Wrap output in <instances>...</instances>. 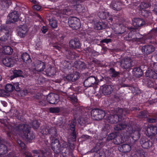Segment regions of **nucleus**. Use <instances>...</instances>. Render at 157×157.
I'll use <instances>...</instances> for the list:
<instances>
[{"instance_id":"nucleus-8","label":"nucleus","mask_w":157,"mask_h":157,"mask_svg":"<svg viewBox=\"0 0 157 157\" xmlns=\"http://www.w3.org/2000/svg\"><path fill=\"white\" fill-rule=\"evenodd\" d=\"M98 15L100 19H105L109 23L115 24L117 22V21L115 22L114 20L117 17H114L113 15H110L109 12L99 11L98 13Z\"/></svg>"},{"instance_id":"nucleus-36","label":"nucleus","mask_w":157,"mask_h":157,"mask_svg":"<svg viewBox=\"0 0 157 157\" xmlns=\"http://www.w3.org/2000/svg\"><path fill=\"white\" fill-rule=\"evenodd\" d=\"M66 56L69 59L74 60L77 57L76 54L73 50H67L66 51Z\"/></svg>"},{"instance_id":"nucleus-48","label":"nucleus","mask_w":157,"mask_h":157,"mask_svg":"<svg viewBox=\"0 0 157 157\" xmlns=\"http://www.w3.org/2000/svg\"><path fill=\"white\" fill-rule=\"evenodd\" d=\"M157 36V29L151 30L150 32V34L147 36L148 39H154V37Z\"/></svg>"},{"instance_id":"nucleus-43","label":"nucleus","mask_w":157,"mask_h":157,"mask_svg":"<svg viewBox=\"0 0 157 157\" xmlns=\"http://www.w3.org/2000/svg\"><path fill=\"white\" fill-rule=\"evenodd\" d=\"M124 141L122 139L121 136H116L115 139L113 140V143L116 145H119L122 144Z\"/></svg>"},{"instance_id":"nucleus-51","label":"nucleus","mask_w":157,"mask_h":157,"mask_svg":"<svg viewBox=\"0 0 157 157\" xmlns=\"http://www.w3.org/2000/svg\"><path fill=\"white\" fill-rule=\"evenodd\" d=\"M29 93V91L26 89H24L22 90H20L17 92L19 96L24 97L27 95Z\"/></svg>"},{"instance_id":"nucleus-22","label":"nucleus","mask_w":157,"mask_h":157,"mask_svg":"<svg viewBox=\"0 0 157 157\" xmlns=\"http://www.w3.org/2000/svg\"><path fill=\"white\" fill-rule=\"evenodd\" d=\"M28 31V29L26 25H21L19 26L17 30V33L18 36L22 38L27 35Z\"/></svg>"},{"instance_id":"nucleus-3","label":"nucleus","mask_w":157,"mask_h":157,"mask_svg":"<svg viewBox=\"0 0 157 157\" xmlns=\"http://www.w3.org/2000/svg\"><path fill=\"white\" fill-rule=\"evenodd\" d=\"M31 127L28 124H22L17 126L14 125L10 132L17 131L23 134L24 138L28 140H32L35 138V135L33 131L31 130Z\"/></svg>"},{"instance_id":"nucleus-50","label":"nucleus","mask_w":157,"mask_h":157,"mask_svg":"<svg viewBox=\"0 0 157 157\" xmlns=\"http://www.w3.org/2000/svg\"><path fill=\"white\" fill-rule=\"evenodd\" d=\"M147 87L150 88H155V81L150 79H147Z\"/></svg>"},{"instance_id":"nucleus-45","label":"nucleus","mask_w":157,"mask_h":157,"mask_svg":"<svg viewBox=\"0 0 157 157\" xmlns=\"http://www.w3.org/2000/svg\"><path fill=\"white\" fill-rule=\"evenodd\" d=\"M127 127V125L124 123H120L115 125L114 129L116 131L121 130L124 129Z\"/></svg>"},{"instance_id":"nucleus-11","label":"nucleus","mask_w":157,"mask_h":157,"mask_svg":"<svg viewBox=\"0 0 157 157\" xmlns=\"http://www.w3.org/2000/svg\"><path fill=\"white\" fill-rule=\"evenodd\" d=\"M40 132L44 135L49 134L51 135L52 138L51 139L52 140L53 138L57 136V134L56 129L53 127L49 128L48 127L44 126L41 128Z\"/></svg>"},{"instance_id":"nucleus-28","label":"nucleus","mask_w":157,"mask_h":157,"mask_svg":"<svg viewBox=\"0 0 157 157\" xmlns=\"http://www.w3.org/2000/svg\"><path fill=\"white\" fill-rule=\"evenodd\" d=\"M33 76L36 80V83L37 84L42 85L45 83L46 81V78L38 73H36Z\"/></svg>"},{"instance_id":"nucleus-14","label":"nucleus","mask_w":157,"mask_h":157,"mask_svg":"<svg viewBox=\"0 0 157 157\" xmlns=\"http://www.w3.org/2000/svg\"><path fill=\"white\" fill-rule=\"evenodd\" d=\"M75 124L76 123L75 122L72 121L71 122L70 126V129L72 131V132L71 133V135L69 136L68 139V141L70 144L71 142H74L76 140V135L75 128Z\"/></svg>"},{"instance_id":"nucleus-17","label":"nucleus","mask_w":157,"mask_h":157,"mask_svg":"<svg viewBox=\"0 0 157 157\" xmlns=\"http://www.w3.org/2000/svg\"><path fill=\"white\" fill-rule=\"evenodd\" d=\"M140 48L143 53L147 55L155 51V47L151 45H145Z\"/></svg>"},{"instance_id":"nucleus-52","label":"nucleus","mask_w":157,"mask_h":157,"mask_svg":"<svg viewBox=\"0 0 157 157\" xmlns=\"http://www.w3.org/2000/svg\"><path fill=\"white\" fill-rule=\"evenodd\" d=\"M6 91L8 93L9 92H11L14 90V87L13 85L11 84H8L6 85L5 87Z\"/></svg>"},{"instance_id":"nucleus-38","label":"nucleus","mask_w":157,"mask_h":157,"mask_svg":"<svg viewBox=\"0 0 157 157\" xmlns=\"http://www.w3.org/2000/svg\"><path fill=\"white\" fill-rule=\"evenodd\" d=\"M21 58L23 62L25 63H29L32 61V59L29 55L26 52H24L21 54Z\"/></svg>"},{"instance_id":"nucleus-59","label":"nucleus","mask_w":157,"mask_h":157,"mask_svg":"<svg viewBox=\"0 0 157 157\" xmlns=\"http://www.w3.org/2000/svg\"><path fill=\"white\" fill-rule=\"evenodd\" d=\"M152 2L154 7L153 11L154 13L157 15V0H152Z\"/></svg>"},{"instance_id":"nucleus-18","label":"nucleus","mask_w":157,"mask_h":157,"mask_svg":"<svg viewBox=\"0 0 157 157\" xmlns=\"http://www.w3.org/2000/svg\"><path fill=\"white\" fill-rule=\"evenodd\" d=\"M34 69L36 70L37 72H40L43 71L45 68V63L40 60H38L34 62Z\"/></svg>"},{"instance_id":"nucleus-44","label":"nucleus","mask_w":157,"mask_h":157,"mask_svg":"<svg viewBox=\"0 0 157 157\" xmlns=\"http://www.w3.org/2000/svg\"><path fill=\"white\" fill-rule=\"evenodd\" d=\"M3 52L6 55H11L13 53V49L9 46H6L3 47Z\"/></svg>"},{"instance_id":"nucleus-32","label":"nucleus","mask_w":157,"mask_h":157,"mask_svg":"<svg viewBox=\"0 0 157 157\" xmlns=\"http://www.w3.org/2000/svg\"><path fill=\"white\" fill-rule=\"evenodd\" d=\"M131 146L129 144H124L120 145L118 147V150L122 152H128L131 149Z\"/></svg>"},{"instance_id":"nucleus-37","label":"nucleus","mask_w":157,"mask_h":157,"mask_svg":"<svg viewBox=\"0 0 157 157\" xmlns=\"http://www.w3.org/2000/svg\"><path fill=\"white\" fill-rule=\"evenodd\" d=\"M107 25L104 22L99 21L96 22L94 25V28L98 30H101L106 28Z\"/></svg>"},{"instance_id":"nucleus-27","label":"nucleus","mask_w":157,"mask_h":157,"mask_svg":"<svg viewBox=\"0 0 157 157\" xmlns=\"http://www.w3.org/2000/svg\"><path fill=\"white\" fill-rule=\"evenodd\" d=\"M114 89V87L112 85H104L102 89V92L105 95L110 94Z\"/></svg>"},{"instance_id":"nucleus-10","label":"nucleus","mask_w":157,"mask_h":157,"mask_svg":"<svg viewBox=\"0 0 157 157\" xmlns=\"http://www.w3.org/2000/svg\"><path fill=\"white\" fill-rule=\"evenodd\" d=\"M68 22L70 27L73 29L77 30L81 26L80 19L75 17H70L68 19Z\"/></svg>"},{"instance_id":"nucleus-54","label":"nucleus","mask_w":157,"mask_h":157,"mask_svg":"<svg viewBox=\"0 0 157 157\" xmlns=\"http://www.w3.org/2000/svg\"><path fill=\"white\" fill-rule=\"evenodd\" d=\"M140 6L141 8H140V10L142 8L145 9L147 8L150 6H151L150 3L149 2H142L141 4L140 5Z\"/></svg>"},{"instance_id":"nucleus-56","label":"nucleus","mask_w":157,"mask_h":157,"mask_svg":"<svg viewBox=\"0 0 157 157\" xmlns=\"http://www.w3.org/2000/svg\"><path fill=\"white\" fill-rule=\"evenodd\" d=\"M31 125L34 129H37L39 126L40 124L37 120H34L32 122Z\"/></svg>"},{"instance_id":"nucleus-13","label":"nucleus","mask_w":157,"mask_h":157,"mask_svg":"<svg viewBox=\"0 0 157 157\" xmlns=\"http://www.w3.org/2000/svg\"><path fill=\"white\" fill-rule=\"evenodd\" d=\"M97 78L94 76H90L84 81L83 85L85 87H89L94 86L98 84Z\"/></svg>"},{"instance_id":"nucleus-5","label":"nucleus","mask_w":157,"mask_h":157,"mask_svg":"<svg viewBox=\"0 0 157 157\" xmlns=\"http://www.w3.org/2000/svg\"><path fill=\"white\" fill-rule=\"evenodd\" d=\"M127 110L122 108L118 109L117 114L109 115L107 118L108 121L111 123H115L121 121L124 118L123 116L127 113Z\"/></svg>"},{"instance_id":"nucleus-21","label":"nucleus","mask_w":157,"mask_h":157,"mask_svg":"<svg viewBox=\"0 0 157 157\" xmlns=\"http://www.w3.org/2000/svg\"><path fill=\"white\" fill-rule=\"evenodd\" d=\"M92 153H94V157H105V154L102 150H99L98 145L96 146L90 151Z\"/></svg>"},{"instance_id":"nucleus-24","label":"nucleus","mask_w":157,"mask_h":157,"mask_svg":"<svg viewBox=\"0 0 157 157\" xmlns=\"http://www.w3.org/2000/svg\"><path fill=\"white\" fill-rule=\"evenodd\" d=\"M139 13L147 21L152 18L151 13L150 10L142 8L140 10Z\"/></svg>"},{"instance_id":"nucleus-25","label":"nucleus","mask_w":157,"mask_h":157,"mask_svg":"<svg viewBox=\"0 0 157 157\" xmlns=\"http://www.w3.org/2000/svg\"><path fill=\"white\" fill-rule=\"evenodd\" d=\"M70 47L74 49L80 48L81 44L78 38H75L71 40L69 42Z\"/></svg>"},{"instance_id":"nucleus-46","label":"nucleus","mask_w":157,"mask_h":157,"mask_svg":"<svg viewBox=\"0 0 157 157\" xmlns=\"http://www.w3.org/2000/svg\"><path fill=\"white\" fill-rule=\"evenodd\" d=\"M7 147L4 144H0V155H3L7 153Z\"/></svg>"},{"instance_id":"nucleus-58","label":"nucleus","mask_w":157,"mask_h":157,"mask_svg":"<svg viewBox=\"0 0 157 157\" xmlns=\"http://www.w3.org/2000/svg\"><path fill=\"white\" fill-rule=\"evenodd\" d=\"M117 136L116 133H111L109 134L107 137V139L108 140H110L114 139Z\"/></svg>"},{"instance_id":"nucleus-42","label":"nucleus","mask_w":157,"mask_h":157,"mask_svg":"<svg viewBox=\"0 0 157 157\" xmlns=\"http://www.w3.org/2000/svg\"><path fill=\"white\" fill-rule=\"evenodd\" d=\"M1 3L2 8L6 9L11 4L12 2L11 0H2L1 1Z\"/></svg>"},{"instance_id":"nucleus-4","label":"nucleus","mask_w":157,"mask_h":157,"mask_svg":"<svg viewBox=\"0 0 157 157\" xmlns=\"http://www.w3.org/2000/svg\"><path fill=\"white\" fill-rule=\"evenodd\" d=\"M132 121H129L128 125L127 132L129 134L131 135V136L135 141H137L140 137V131L141 129L140 128H136V125L133 124Z\"/></svg>"},{"instance_id":"nucleus-29","label":"nucleus","mask_w":157,"mask_h":157,"mask_svg":"<svg viewBox=\"0 0 157 157\" xmlns=\"http://www.w3.org/2000/svg\"><path fill=\"white\" fill-rule=\"evenodd\" d=\"M61 152L64 156H66L70 151V147L69 145L66 142H64L62 144L61 147Z\"/></svg>"},{"instance_id":"nucleus-26","label":"nucleus","mask_w":157,"mask_h":157,"mask_svg":"<svg viewBox=\"0 0 157 157\" xmlns=\"http://www.w3.org/2000/svg\"><path fill=\"white\" fill-rule=\"evenodd\" d=\"M132 60L131 58L128 57L125 58L123 61H122L121 65L124 69H127L132 67Z\"/></svg>"},{"instance_id":"nucleus-6","label":"nucleus","mask_w":157,"mask_h":157,"mask_svg":"<svg viewBox=\"0 0 157 157\" xmlns=\"http://www.w3.org/2000/svg\"><path fill=\"white\" fill-rule=\"evenodd\" d=\"M10 27L9 25H2L0 29V40L5 41L9 36Z\"/></svg>"},{"instance_id":"nucleus-33","label":"nucleus","mask_w":157,"mask_h":157,"mask_svg":"<svg viewBox=\"0 0 157 157\" xmlns=\"http://www.w3.org/2000/svg\"><path fill=\"white\" fill-rule=\"evenodd\" d=\"M132 74L137 78L140 77L143 75V72L141 68L139 67H135L133 69Z\"/></svg>"},{"instance_id":"nucleus-15","label":"nucleus","mask_w":157,"mask_h":157,"mask_svg":"<svg viewBox=\"0 0 157 157\" xmlns=\"http://www.w3.org/2000/svg\"><path fill=\"white\" fill-rule=\"evenodd\" d=\"M8 17L7 24L14 23L19 20V13L17 11L14 10L8 14Z\"/></svg>"},{"instance_id":"nucleus-53","label":"nucleus","mask_w":157,"mask_h":157,"mask_svg":"<svg viewBox=\"0 0 157 157\" xmlns=\"http://www.w3.org/2000/svg\"><path fill=\"white\" fill-rule=\"evenodd\" d=\"M60 109L59 107H52L49 108V110L50 113H58L60 111Z\"/></svg>"},{"instance_id":"nucleus-57","label":"nucleus","mask_w":157,"mask_h":157,"mask_svg":"<svg viewBox=\"0 0 157 157\" xmlns=\"http://www.w3.org/2000/svg\"><path fill=\"white\" fill-rule=\"evenodd\" d=\"M139 118H147V113L145 111H141L140 112L137 116Z\"/></svg>"},{"instance_id":"nucleus-34","label":"nucleus","mask_w":157,"mask_h":157,"mask_svg":"<svg viewBox=\"0 0 157 157\" xmlns=\"http://www.w3.org/2000/svg\"><path fill=\"white\" fill-rule=\"evenodd\" d=\"M2 63L6 66L11 67L13 66V59L10 58L6 57L2 60Z\"/></svg>"},{"instance_id":"nucleus-12","label":"nucleus","mask_w":157,"mask_h":157,"mask_svg":"<svg viewBox=\"0 0 157 157\" xmlns=\"http://www.w3.org/2000/svg\"><path fill=\"white\" fill-rule=\"evenodd\" d=\"M156 64V63L153 62L151 63L150 68H148L145 72V75L146 77L154 79L157 78V73L152 69L154 68Z\"/></svg>"},{"instance_id":"nucleus-39","label":"nucleus","mask_w":157,"mask_h":157,"mask_svg":"<svg viewBox=\"0 0 157 157\" xmlns=\"http://www.w3.org/2000/svg\"><path fill=\"white\" fill-rule=\"evenodd\" d=\"M132 157H145L146 154L142 150H137L132 153Z\"/></svg>"},{"instance_id":"nucleus-40","label":"nucleus","mask_w":157,"mask_h":157,"mask_svg":"<svg viewBox=\"0 0 157 157\" xmlns=\"http://www.w3.org/2000/svg\"><path fill=\"white\" fill-rule=\"evenodd\" d=\"M23 71L21 70H14L13 75L10 76L11 80H12L15 78L23 76Z\"/></svg>"},{"instance_id":"nucleus-47","label":"nucleus","mask_w":157,"mask_h":157,"mask_svg":"<svg viewBox=\"0 0 157 157\" xmlns=\"http://www.w3.org/2000/svg\"><path fill=\"white\" fill-rule=\"evenodd\" d=\"M49 24L52 28H56L57 26V21L53 18L49 20Z\"/></svg>"},{"instance_id":"nucleus-30","label":"nucleus","mask_w":157,"mask_h":157,"mask_svg":"<svg viewBox=\"0 0 157 157\" xmlns=\"http://www.w3.org/2000/svg\"><path fill=\"white\" fill-rule=\"evenodd\" d=\"M145 24V22L143 19L136 18L135 19V21L133 22V25L136 27V28H134V29H135V31L136 33H138L136 32V29H137L139 27L143 26ZM132 28L134 29L133 27Z\"/></svg>"},{"instance_id":"nucleus-63","label":"nucleus","mask_w":157,"mask_h":157,"mask_svg":"<svg viewBox=\"0 0 157 157\" xmlns=\"http://www.w3.org/2000/svg\"><path fill=\"white\" fill-rule=\"evenodd\" d=\"M14 89L17 91L18 92L20 90L19 87V83L18 82L15 83L13 85Z\"/></svg>"},{"instance_id":"nucleus-1","label":"nucleus","mask_w":157,"mask_h":157,"mask_svg":"<svg viewBox=\"0 0 157 157\" xmlns=\"http://www.w3.org/2000/svg\"><path fill=\"white\" fill-rule=\"evenodd\" d=\"M72 1L69 2L68 1L64 0L62 2L60 6L63 9H61L60 13L59 14L60 20L61 21H64L67 19V16L71 14L73 12V9H75L78 13L84 12L85 11L84 6L82 4L79 3L83 2L84 0L82 1H75V0H71Z\"/></svg>"},{"instance_id":"nucleus-20","label":"nucleus","mask_w":157,"mask_h":157,"mask_svg":"<svg viewBox=\"0 0 157 157\" xmlns=\"http://www.w3.org/2000/svg\"><path fill=\"white\" fill-rule=\"evenodd\" d=\"M80 77V74L77 71L74 72L72 73L69 74L64 76V79L65 80H67L68 81L74 82L77 80Z\"/></svg>"},{"instance_id":"nucleus-64","label":"nucleus","mask_w":157,"mask_h":157,"mask_svg":"<svg viewBox=\"0 0 157 157\" xmlns=\"http://www.w3.org/2000/svg\"><path fill=\"white\" fill-rule=\"evenodd\" d=\"M87 67V66L84 62H81L79 66V69L81 70L85 69Z\"/></svg>"},{"instance_id":"nucleus-16","label":"nucleus","mask_w":157,"mask_h":157,"mask_svg":"<svg viewBox=\"0 0 157 157\" xmlns=\"http://www.w3.org/2000/svg\"><path fill=\"white\" fill-rule=\"evenodd\" d=\"M51 143V148L54 152L56 154H58L61 152V147L59 140L57 139L52 140Z\"/></svg>"},{"instance_id":"nucleus-35","label":"nucleus","mask_w":157,"mask_h":157,"mask_svg":"<svg viewBox=\"0 0 157 157\" xmlns=\"http://www.w3.org/2000/svg\"><path fill=\"white\" fill-rule=\"evenodd\" d=\"M45 73H44L48 76H53L55 75L56 73V70L54 68L50 66L49 67L46 69L44 71Z\"/></svg>"},{"instance_id":"nucleus-62","label":"nucleus","mask_w":157,"mask_h":157,"mask_svg":"<svg viewBox=\"0 0 157 157\" xmlns=\"http://www.w3.org/2000/svg\"><path fill=\"white\" fill-rule=\"evenodd\" d=\"M11 113H13V115L16 117H19V113L17 110L15 109H10V110Z\"/></svg>"},{"instance_id":"nucleus-55","label":"nucleus","mask_w":157,"mask_h":157,"mask_svg":"<svg viewBox=\"0 0 157 157\" xmlns=\"http://www.w3.org/2000/svg\"><path fill=\"white\" fill-rule=\"evenodd\" d=\"M9 93H8L4 90L0 89V97L7 98L9 95Z\"/></svg>"},{"instance_id":"nucleus-61","label":"nucleus","mask_w":157,"mask_h":157,"mask_svg":"<svg viewBox=\"0 0 157 157\" xmlns=\"http://www.w3.org/2000/svg\"><path fill=\"white\" fill-rule=\"evenodd\" d=\"M57 97L58 98H59V97L58 95H57L54 93H51L48 94L46 98H56Z\"/></svg>"},{"instance_id":"nucleus-7","label":"nucleus","mask_w":157,"mask_h":157,"mask_svg":"<svg viewBox=\"0 0 157 157\" xmlns=\"http://www.w3.org/2000/svg\"><path fill=\"white\" fill-rule=\"evenodd\" d=\"M128 0H113L111 2V7L115 10H120L122 8V5H126L128 4Z\"/></svg>"},{"instance_id":"nucleus-60","label":"nucleus","mask_w":157,"mask_h":157,"mask_svg":"<svg viewBox=\"0 0 157 157\" xmlns=\"http://www.w3.org/2000/svg\"><path fill=\"white\" fill-rule=\"evenodd\" d=\"M17 142L18 144L21 147L22 149H25V144L21 140H17Z\"/></svg>"},{"instance_id":"nucleus-19","label":"nucleus","mask_w":157,"mask_h":157,"mask_svg":"<svg viewBox=\"0 0 157 157\" xmlns=\"http://www.w3.org/2000/svg\"><path fill=\"white\" fill-rule=\"evenodd\" d=\"M80 77V74L77 71L74 72L72 73L69 74L64 76V79L65 80H67L68 81L74 82L77 80Z\"/></svg>"},{"instance_id":"nucleus-2","label":"nucleus","mask_w":157,"mask_h":157,"mask_svg":"<svg viewBox=\"0 0 157 157\" xmlns=\"http://www.w3.org/2000/svg\"><path fill=\"white\" fill-rule=\"evenodd\" d=\"M114 32L118 36H123L125 40L135 44H140L143 37L142 35L136 33L135 29L132 27H126L122 24L116 27L114 30Z\"/></svg>"},{"instance_id":"nucleus-9","label":"nucleus","mask_w":157,"mask_h":157,"mask_svg":"<svg viewBox=\"0 0 157 157\" xmlns=\"http://www.w3.org/2000/svg\"><path fill=\"white\" fill-rule=\"evenodd\" d=\"M91 115L93 119L98 121L103 119L105 115V113L101 110L94 109L91 111Z\"/></svg>"},{"instance_id":"nucleus-23","label":"nucleus","mask_w":157,"mask_h":157,"mask_svg":"<svg viewBox=\"0 0 157 157\" xmlns=\"http://www.w3.org/2000/svg\"><path fill=\"white\" fill-rule=\"evenodd\" d=\"M140 143L142 147L145 149H148L152 145V143L146 137H142L140 140Z\"/></svg>"},{"instance_id":"nucleus-41","label":"nucleus","mask_w":157,"mask_h":157,"mask_svg":"<svg viewBox=\"0 0 157 157\" xmlns=\"http://www.w3.org/2000/svg\"><path fill=\"white\" fill-rule=\"evenodd\" d=\"M109 74L112 78L117 77L119 75V72L116 71L113 68H110L109 69Z\"/></svg>"},{"instance_id":"nucleus-49","label":"nucleus","mask_w":157,"mask_h":157,"mask_svg":"<svg viewBox=\"0 0 157 157\" xmlns=\"http://www.w3.org/2000/svg\"><path fill=\"white\" fill-rule=\"evenodd\" d=\"M71 61L70 60H64L63 63V68L65 69H70L71 67Z\"/></svg>"},{"instance_id":"nucleus-31","label":"nucleus","mask_w":157,"mask_h":157,"mask_svg":"<svg viewBox=\"0 0 157 157\" xmlns=\"http://www.w3.org/2000/svg\"><path fill=\"white\" fill-rule=\"evenodd\" d=\"M157 127L155 126H150L147 129L146 135L148 136H154L157 134Z\"/></svg>"}]
</instances>
